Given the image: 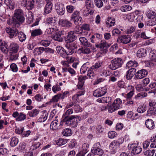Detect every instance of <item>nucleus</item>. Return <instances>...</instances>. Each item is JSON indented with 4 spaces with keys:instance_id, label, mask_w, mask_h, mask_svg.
I'll list each match as a JSON object with an SVG mask.
<instances>
[{
    "instance_id": "4d7b16f0",
    "label": "nucleus",
    "mask_w": 156,
    "mask_h": 156,
    "mask_svg": "<svg viewBox=\"0 0 156 156\" xmlns=\"http://www.w3.org/2000/svg\"><path fill=\"white\" fill-rule=\"evenodd\" d=\"M66 58L69 63H72L77 60L76 57L73 56H67L66 57Z\"/></svg>"
},
{
    "instance_id": "603ef678",
    "label": "nucleus",
    "mask_w": 156,
    "mask_h": 156,
    "mask_svg": "<svg viewBox=\"0 0 156 156\" xmlns=\"http://www.w3.org/2000/svg\"><path fill=\"white\" fill-rule=\"evenodd\" d=\"M45 48H44L42 47H40L39 48H36L34 49V52L36 54L40 55V54L43 51H45Z\"/></svg>"
},
{
    "instance_id": "bf43d9fd",
    "label": "nucleus",
    "mask_w": 156,
    "mask_h": 156,
    "mask_svg": "<svg viewBox=\"0 0 156 156\" xmlns=\"http://www.w3.org/2000/svg\"><path fill=\"white\" fill-rule=\"evenodd\" d=\"M73 110L72 108H69L67 110L65 114L63 115L62 118H64V117H69V115L72 114L73 113Z\"/></svg>"
},
{
    "instance_id": "72a5a7b5",
    "label": "nucleus",
    "mask_w": 156,
    "mask_h": 156,
    "mask_svg": "<svg viewBox=\"0 0 156 156\" xmlns=\"http://www.w3.org/2000/svg\"><path fill=\"white\" fill-rule=\"evenodd\" d=\"M46 22L48 24H51L54 26L56 24V18L55 17L48 18L46 20Z\"/></svg>"
},
{
    "instance_id": "c85d7f7f",
    "label": "nucleus",
    "mask_w": 156,
    "mask_h": 156,
    "mask_svg": "<svg viewBox=\"0 0 156 156\" xmlns=\"http://www.w3.org/2000/svg\"><path fill=\"white\" fill-rule=\"evenodd\" d=\"M5 4L11 9H13L15 6L14 2L11 0H3Z\"/></svg>"
},
{
    "instance_id": "f03ea898",
    "label": "nucleus",
    "mask_w": 156,
    "mask_h": 156,
    "mask_svg": "<svg viewBox=\"0 0 156 156\" xmlns=\"http://www.w3.org/2000/svg\"><path fill=\"white\" fill-rule=\"evenodd\" d=\"M111 64L108 66V67L112 70H115L122 66L123 63L122 59L119 58H114L112 60Z\"/></svg>"
},
{
    "instance_id": "13d9d810",
    "label": "nucleus",
    "mask_w": 156,
    "mask_h": 156,
    "mask_svg": "<svg viewBox=\"0 0 156 156\" xmlns=\"http://www.w3.org/2000/svg\"><path fill=\"white\" fill-rule=\"evenodd\" d=\"M95 5L98 8H101L103 6V2L102 0H94Z\"/></svg>"
},
{
    "instance_id": "338daca9",
    "label": "nucleus",
    "mask_w": 156,
    "mask_h": 156,
    "mask_svg": "<svg viewBox=\"0 0 156 156\" xmlns=\"http://www.w3.org/2000/svg\"><path fill=\"white\" fill-rule=\"evenodd\" d=\"M108 112L109 113H112L116 110H117V109L115 107L114 105L112 104L110 105L108 107Z\"/></svg>"
},
{
    "instance_id": "58836bf2",
    "label": "nucleus",
    "mask_w": 156,
    "mask_h": 156,
    "mask_svg": "<svg viewBox=\"0 0 156 156\" xmlns=\"http://www.w3.org/2000/svg\"><path fill=\"white\" fill-rule=\"evenodd\" d=\"M19 55L17 53L11 52L9 57V61H15L18 59Z\"/></svg>"
},
{
    "instance_id": "ea45409f",
    "label": "nucleus",
    "mask_w": 156,
    "mask_h": 156,
    "mask_svg": "<svg viewBox=\"0 0 156 156\" xmlns=\"http://www.w3.org/2000/svg\"><path fill=\"white\" fill-rule=\"evenodd\" d=\"M62 134L65 136H70L73 133L72 130L69 128L65 129L62 131Z\"/></svg>"
},
{
    "instance_id": "f3484780",
    "label": "nucleus",
    "mask_w": 156,
    "mask_h": 156,
    "mask_svg": "<svg viewBox=\"0 0 156 156\" xmlns=\"http://www.w3.org/2000/svg\"><path fill=\"white\" fill-rule=\"evenodd\" d=\"M90 64L89 62H87L84 63L81 68L80 70L81 73H85L87 71V75L88 74V70L91 69V67H90Z\"/></svg>"
},
{
    "instance_id": "4be33fe9",
    "label": "nucleus",
    "mask_w": 156,
    "mask_h": 156,
    "mask_svg": "<svg viewBox=\"0 0 156 156\" xmlns=\"http://www.w3.org/2000/svg\"><path fill=\"white\" fill-rule=\"evenodd\" d=\"M0 50L4 53H7L9 51V47L7 43L2 42L0 44Z\"/></svg>"
},
{
    "instance_id": "b1692460",
    "label": "nucleus",
    "mask_w": 156,
    "mask_h": 156,
    "mask_svg": "<svg viewBox=\"0 0 156 156\" xmlns=\"http://www.w3.org/2000/svg\"><path fill=\"white\" fill-rule=\"evenodd\" d=\"M59 24L62 27H69L71 26L72 23L66 19H60L59 21Z\"/></svg>"
},
{
    "instance_id": "2eb2a0df",
    "label": "nucleus",
    "mask_w": 156,
    "mask_h": 156,
    "mask_svg": "<svg viewBox=\"0 0 156 156\" xmlns=\"http://www.w3.org/2000/svg\"><path fill=\"white\" fill-rule=\"evenodd\" d=\"M79 40L82 45L84 46L91 47V48H93V51H95V48H94V46H93L91 43L89 42L84 37H82L79 38Z\"/></svg>"
},
{
    "instance_id": "4c0bfd02",
    "label": "nucleus",
    "mask_w": 156,
    "mask_h": 156,
    "mask_svg": "<svg viewBox=\"0 0 156 156\" xmlns=\"http://www.w3.org/2000/svg\"><path fill=\"white\" fill-rule=\"evenodd\" d=\"M17 22L14 17L9 18L7 21V23L9 25H14L16 27H18L17 24Z\"/></svg>"
},
{
    "instance_id": "ddd939ff",
    "label": "nucleus",
    "mask_w": 156,
    "mask_h": 156,
    "mask_svg": "<svg viewBox=\"0 0 156 156\" xmlns=\"http://www.w3.org/2000/svg\"><path fill=\"white\" fill-rule=\"evenodd\" d=\"M108 44L105 40L101 41L99 44H95V46L100 48L103 51V53H105L108 51L107 46Z\"/></svg>"
},
{
    "instance_id": "774afa93",
    "label": "nucleus",
    "mask_w": 156,
    "mask_h": 156,
    "mask_svg": "<svg viewBox=\"0 0 156 156\" xmlns=\"http://www.w3.org/2000/svg\"><path fill=\"white\" fill-rule=\"evenodd\" d=\"M155 151L154 149L147 150L145 152L144 154L147 156H153Z\"/></svg>"
},
{
    "instance_id": "dca6fc26",
    "label": "nucleus",
    "mask_w": 156,
    "mask_h": 156,
    "mask_svg": "<svg viewBox=\"0 0 156 156\" xmlns=\"http://www.w3.org/2000/svg\"><path fill=\"white\" fill-rule=\"evenodd\" d=\"M31 36L32 37H35L37 36H40L43 34V32L40 28L30 30Z\"/></svg>"
},
{
    "instance_id": "7ed1b4c3",
    "label": "nucleus",
    "mask_w": 156,
    "mask_h": 156,
    "mask_svg": "<svg viewBox=\"0 0 156 156\" xmlns=\"http://www.w3.org/2000/svg\"><path fill=\"white\" fill-rule=\"evenodd\" d=\"M71 20L73 21L75 25H80L81 24L82 18L80 16V12L79 11H74L71 16Z\"/></svg>"
},
{
    "instance_id": "7c9ffc66",
    "label": "nucleus",
    "mask_w": 156,
    "mask_h": 156,
    "mask_svg": "<svg viewBox=\"0 0 156 156\" xmlns=\"http://www.w3.org/2000/svg\"><path fill=\"white\" fill-rule=\"evenodd\" d=\"M146 54V50L143 48L139 49L137 52L136 55L137 57L140 58L144 57Z\"/></svg>"
},
{
    "instance_id": "0e129e2a",
    "label": "nucleus",
    "mask_w": 156,
    "mask_h": 156,
    "mask_svg": "<svg viewBox=\"0 0 156 156\" xmlns=\"http://www.w3.org/2000/svg\"><path fill=\"white\" fill-rule=\"evenodd\" d=\"M147 16L149 19L155 18H156V13L154 12L151 11L149 13H147Z\"/></svg>"
},
{
    "instance_id": "9b49d317",
    "label": "nucleus",
    "mask_w": 156,
    "mask_h": 156,
    "mask_svg": "<svg viewBox=\"0 0 156 156\" xmlns=\"http://www.w3.org/2000/svg\"><path fill=\"white\" fill-rule=\"evenodd\" d=\"M147 70L145 69H142L139 70L136 73L135 79L139 80L145 77L147 74Z\"/></svg>"
},
{
    "instance_id": "e433bc0d",
    "label": "nucleus",
    "mask_w": 156,
    "mask_h": 156,
    "mask_svg": "<svg viewBox=\"0 0 156 156\" xmlns=\"http://www.w3.org/2000/svg\"><path fill=\"white\" fill-rule=\"evenodd\" d=\"M122 101L120 98H117L112 103L115 107L118 109L121 108Z\"/></svg>"
},
{
    "instance_id": "052dcab7",
    "label": "nucleus",
    "mask_w": 156,
    "mask_h": 156,
    "mask_svg": "<svg viewBox=\"0 0 156 156\" xmlns=\"http://www.w3.org/2000/svg\"><path fill=\"white\" fill-rule=\"evenodd\" d=\"M66 47L68 49H70L72 50H74L77 48L76 45L75 43L67 44H66Z\"/></svg>"
},
{
    "instance_id": "9d476101",
    "label": "nucleus",
    "mask_w": 156,
    "mask_h": 156,
    "mask_svg": "<svg viewBox=\"0 0 156 156\" xmlns=\"http://www.w3.org/2000/svg\"><path fill=\"white\" fill-rule=\"evenodd\" d=\"M55 7L58 15L62 16L64 14L65 12V8L63 4L57 3L55 4Z\"/></svg>"
},
{
    "instance_id": "c756f323",
    "label": "nucleus",
    "mask_w": 156,
    "mask_h": 156,
    "mask_svg": "<svg viewBox=\"0 0 156 156\" xmlns=\"http://www.w3.org/2000/svg\"><path fill=\"white\" fill-rule=\"evenodd\" d=\"M61 32L59 31L56 33L55 35L52 36V38L53 40L59 42H62L63 38L61 37Z\"/></svg>"
},
{
    "instance_id": "f8f14e48",
    "label": "nucleus",
    "mask_w": 156,
    "mask_h": 156,
    "mask_svg": "<svg viewBox=\"0 0 156 156\" xmlns=\"http://www.w3.org/2000/svg\"><path fill=\"white\" fill-rule=\"evenodd\" d=\"M76 117L74 115H71L69 117H64L63 118V122L67 126H73V119H74Z\"/></svg>"
},
{
    "instance_id": "3c124183",
    "label": "nucleus",
    "mask_w": 156,
    "mask_h": 156,
    "mask_svg": "<svg viewBox=\"0 0 156 156\" xmlns=\"http://www.w3.org/2000/svg\"><path fill=\"white\" fill-rule=\"evenodd\" d=\"M92 153L96 155L102 154L103 152V150L101 149H94L91 150Z\"/></svg>"
},
{
    "instance_id": "f257e3e1",
    "label": "nucleus",
    "mask_w": 156,
    "mask_h": 156,
    "mask_svg": "<svg viewBox=\"0 0 156 156\" xmlns=\"http://www.w3.org/2000/svg\"><path fill=\"white\" fill-rule=\"evenodd\" d=\"M14 18L17 22V24L18 27L19 25L24 23L25 21V17L23 10L20 9H16L14 12Z\"/></svg>"
},
{
    "instance_id": "0eeeda50",
    "label": "nucleus",
    "mask_w": 156,
    "mask_h": 156,
    "mask_svg": "<svg viewBox=\"0 0 156 156\" xmlns=\"http://www.w3.org/2000/svg\"><path fill=\"white\" fill-rule=\"evenodd\" d=\"M131 39V37L129 35H122L119 36L117 41L119 43L127 44L130 42Z\"/></svg>"
},
{
    "instance_id": "c03bdc74",
    "label": "nucleus",
    "mask_w": 156,
    "mask_h": 156,
    "mask_svg": "<svg viewBox=\"0 0 156 156\" xmlns=\"http://www.w3.org/2000/svg\"><path fill=\"white\" fill-rule=\"evenodd\" d=\"M147 107L145 104H143L140 105L137 109V111L140 113H142L146 111Z\"/></svg>"
},
{
    "instance_id": "39448f33",
    "label": "nucleus",
    "mask_w": 156,
    "mask_h": 156,
    "mask_svg": "<svg viewBox=\"0 0 156 156\" xmlns=\"http://www.w3.org/2000/svg\"><path fill=\"white\" fill-rule=\"evenodd\" d=\"M5 30L10 38L16 37L19 32V31L16 28L13 27H7Z\"/></svg>"
},
{
    "instance_id": "423d86ee",
    "label": "nucleus",
    "mask_w": 156,
    "mask_h": 156,
    "mask_svg": "<svg viewBox=\"0 0 156 156\" xmlns=\"http://www.w3.org/2000/svg\"><path fill=\"white\" fill-rule=\"evenodd\" d=\"M128 148L129 149H132L131 156L139 154L142 150V148L140 147L136 146V144H129Z\"/></svg>"
},
{
    "instance_id": "6ab92c4d",
    "label": "nucleus",
    "mask_w": 156,
    "mask_h": 156,
    "mask_svg": "<svg viewBox=\"0 0 156 156\" xmlns=\"http://www.w3.org/2000/svg\"><path fill=\"white\" fill-rule=\"evenodd\" d=\"M56 49L57 52L62 57L64 58L66 57V51L63 47L58 46L56 47Z\"/></svg>"
},
{
    "instance_id": "f704fd0d",
    "label": "nucleus",
    "mask_w": 156,
    "mask_h": 156,
    "mask_svg": "<svg viewBox=\"0 0 156 156\" xmlns=\"http://www.w3.org/2000/svg\"><path fill=\"white\" fill-rule=\"evenodd\" d=\"M61 94H58L56 95H54L52 98L50 100L49 102V103H54L57 102L59 100L61 99L60 96Z\"/></svg>"
},
{
    "instance_id": "6e6d98bb",
    "label": "nucleus",
    "mask_w": 156,
    "mask_h": 156,
    "mask_svg": "<svg viewBox=\"0 0 156 156\" xmlns=\"http://www.w3.org/2000/svg\"><path fill=\"white\" fill-rule=\"evenodd\" d=\"M28 5L27 7L28 10L32 9L34 6V0H29L28 1Z\"/></svg>"
},
{
    "instance_id": "09e8293b",
    "label": "nucleus",
    "mask_w": 156,
    "mask_h": 156,
    "mask_svg": "<svg viewBox=\"0 0 156 156\" xmlns=\"http://www.w3.org/2000/svg\"><path fill=\"white\" fill-rule=\"evenodd\" d=\"M17 35L19 40L20 41L23 42L26 39V35L23 32H19Z\"/></svg>"
},
{
    "instance_id": "864d4df0",
    "label": "nucleus",
    "mask_w": 156,
    "mask_h": 156,
    "mask_svg": "<svg viewBox=\"0 0 156 156\" xmlns=\"http://www.w3.org/2000/svg\"><path fill=\"white\" fill-rule=\"evenodd\" d=\"M41 145V143L39 142L34 143L30 147V150L34 151L35 150H36L39 148Z\"/></svg>"
},
{
    "instance_id": "aec40b11",
    "label": "nucleus",
    "mask_w": 156,
    "mask_h": 156,
    "mask_svg": "<svg viewBox=\"0 0 156 156\" xmlns=\"http://www.w3.org/2000/svg\"><path fill=\"white\" fill-rule=\"evenodd\" d=\"M115 19L114 18L108 17L105 22V26L107 27H110L115 25Z\"/></svg>"
},
{
    "instance_id": "79ce46f5",
    "label": "nucleus",
    "mask_w": 156,
    "mask_h": 156,
    "mask_svg": "<svg viewBox=\"0 0 156 156\" xmlns=\"http://www.w3.org/2000/svg\"><path fill=\"white\" fill-rule=\"evenodd\" d=\"M58 121L56 120L53 121L51 123L50 126V128L53 130H56L58 129V126L59 124L58 123Z\"/></svg>"
},
{
    "instance_id": "8fccbe9b",
    "label": "nucleus",
    "mask_w": 156,
    "mask_h": 156,
    "mask_svg": "<svg viewBox=\"0 0 156 156\" xmlns=\"http://www.w3.org/2000/svg\"><path fill=\"white\" fill-rule=\"evenodd\" d=\"M67 142L66 139L62 138H59L56 141V144L58 146H62L65 144Z\"/></svg>"
},
{
    "instance_id": "a211bd4d",
    "label": "nucleus",
    "mask_w": 156,
    "mask_h": 156,
    "mask_svg": "<svg viewBox=\"0 0 156 156\" xmlns=\"http://www.w3.org/2000/svg\"><path fill=\"white\" fill-rule=\"evenodd\" d=\"M122 144V142H119L117 140L113 141L109 145V148L110 149L113 151L118 148L120 144Z\"/></svg>"
},
{
    "instance_id": "393cba45",
    "label": "nucleus",
    "mask_w": 156,
    "mask_h": 156,
    "mask_svg": "<svg viewBox=\"0 0 156 156\" xmlns=\"http://www.w3.org/2000/svg\"><path fill=\"white\" fill-rule=\"evenodd\" d=\"M9 49L11 52L17 53L19 49V46L17 44L12 43L9 45Z\"/></svg>"
},
{
    "instance_id": "e2e57ef3",
    "label": "nucleus",
    "mask_w": 156,
    "mask_h": 156,
    "mask_svg": "<svg viewBox=\"0 0 156 156\" xmlns=\"http://www.w3.org/2000/svg\"><path fill=\"white\" fill-rule=\"evenodd\" d=\"M53 26V27L49 28L47 29L46 32L48 34H51L55 32L57 30L55 28V27Z\"/></svg>"
},
{
    "instance_id": "a19ab883",
    "label": "nucleus",
    "mask_w": 156,
    "mask_h": 156,
    "mask_svg": "<svg viewBox=\"0 0 156 156\" xmlns=\"http://www.w3.org/2000/svg\"><path fill=\"white\" fill-rule=\"evenodd\" d=\"M85 6L86 8L88 9H90L94 7L93 2L91 0H86Z\"/></svg>"
},
{
    "instance_id": "cd10ccee",
    "label": "nucleus",
    "mask_w": 156,
    "mask_h": 156,
    "mask_svg": "<svg viewBox=\"0 0 156 156\" xmlns=\"http://www.w3.org/2000/svg\"><path fill=\"white\" fill-rule=\"evenodd\" d=\"M111 99L112 98L110 97H104L97 99V101L99 103H105L110 102Z\"/></svg>"
},
{
    "instance_id": "412c9836",
    "label": "nucleus",
    "mask_w": 156,
    "mask_h": 156,
    "mask_svg": "<svg viewBox=\"0 0 156 156\" xmlns=\"http://www.w3.org/2000/svg\"><path fill=\"white\" fill-rule=\"evenodd\" d=\"M52 9V4L50 1L47 2L46 5L44 9V12L46 14H49L50 13Z\"/></svg>"
},
{
    "instance_id": "de8ad7c7",
    "label": "nucleus",
    "mask_w": 156,
    "mask_h": 156,
    "mask_svg": "<svg viewBox=\"0 0 156 156\" xmlns=\"http://www.w3.org/2000/svg\"><path fill=\"white\" fill-rule=\"evenodd\" d=\"M48 115V114L47 112H42L39 119V121L42 122H44L47 119Z\"/></svg>"
},
{
    "instance_id": "473e14b6",
    "label": "nucleus",
    "mask_w": 156,
    "mask_h": 156,
    "mask_svg": "<svg viewBox=\"0 0 156 156\" xmlns=\"http://www.w3.org/2000/svg\"><path fill=\"white\" fill-rule=\"evenodd\" d=\"M156 114V105L153 107H150L147 110V115L150 116Z\"/></svg>"
},
{
    "instance_id": "1a4fd4ad",
    "label": "nucleus",
    "mask_w": 156,
    "mask_h": 156,
    "mask_svg": "<svg viewBox=\"0 0 156 156\" xmlns=\"http://www.w3.org/2000/svg\"><path fill=\"white\" fill-rule=\"evenodd\" d=\"M12 116L14 118H16V121H23L26 118V115L22 112L19 113L18 112H15L13 113Z\"/></svg>"
},
{
    "instance_id": "49530a36",
    "label": "nucleus",
    "mask_w": 156,
    "mask_h": 156,
    "mask_svg": "<svg viewBox=\"0 0 156 156\" xmlns=\"http://www.w3.org/2000/svg\"><path fill=\"white\" fill-rule=\"evenodd\" d=\"M151 144L150 147L152 148H156V135L154 136L151 137L150 139Z\"/></svg>"
},
{
    "instance_id": "bb28decb",
    "label": "nucleus",
    "mask_w": 156,
    "mask_h": 156,
    "mask_svg": "<svg viewBox=\"0 0 156 156\" xmlns=\"http://www.w3.org/2000/svg\"><path fill=\"white\" fill-rule=\"evenodd\" d=\"M63 83L62 82L58 83H57L54 85L52 87V90L54 93H56L57 92L60 91L61 90V86H62Z\"/></svg>"
},
{
    "instance_id": "37998d69",
    "label": "nucleus",
    "mask_w": 156,
    "mask_h": 156,
    "mask_svg": "<svg viewBox=\"0 0 156 156\" xmlns=\"http://www.w3.org/2000/svg\"><path fill=\"white\" fill-rule=\"evenodd\" d=\"M19 142V139L16 137H12L10 142V145L11 147H15L18 144Z\"/></svg>"
},
{
    "instance_id": "20e7f679",
    "label": "nucleus",
    "mask_w": 156,
    "mask_h": 156,
    "mask_svg": "<svg viewBox=\"0 0 156 156\" xmlns=\"http://www.w3.org/2000/svg\"><path fill=\"white\" fill-rule=\"evenodd\" d=\"M102 65L103 62L102 61H99L91 67V69L88 70L87 74L88 76H89L90 78L92 79L94 76L95 74L93 70L99 68Z\"/></svg>"
},
{
    "instance_id": "5fc2aeb1",
    "label": "nucleus",
    "mask_w": 156,
    "mask_h": 156,
    "mask_svg": "<svg viewBox=\"0 0 156 156\" xmlns=\"http://www.w3.org/2000/svg\"><path fill=\"white\" fill-rule=\"evenodd\" d=\"M132 9L131 6L129 5H125L121 7L120 9L122 12H125L130 11Z\"/></svg>"
},
{
    "instance_id": "c9c22d12",
    "label": "nucleus",
    "mask_w": 156,
    "mask_h": 156,
    "mask_svg": "<svg viewBox=\"0 0 156 156\" xmlns=\"http://www.w3.org/2000/svg\"><path fill=\"white\" fill-rule=\"evenodd\" d=\"M147 96V94L144 92H141L135 96L134 98L136 100L142 99Z\"/></svg>"
},
{
    "instance_id": "69168bd1",
    "label": "nucleus",
    "mask_w": 156,
    "mask_h": 156,
    "mask_svg": "<svg viewBox=\"0 0 156 156\" xmlns=\"http://www.w3.org/2000/svg\"><path fill=\"white\" fill-rule=\"evenodd\" d=\"M117 133L114 131H109L108 133V137L110 139H113L116 137L117 135Z\"/></svg>"
},
{
    "instance_id": "2f4dec72",
    "label": "nucleus",
    "mask_w": 156,
    "mask_h": 156,
    "mask_svg": "<svg viewBox=\"0 0 156 156\" xmlns=\"http://www.w3.org/2000/svg\"><path fill=\"white\" fill-rule=\"evenodd\" d=\"M40 110L37 109H34L28 112V115L31 117H36L39 114Z\"/></svg>"
},
{
    "instance_id": "680f3d73",
    "label": "nucleus",
    "mask_w": 156,
    "mask_h": 156,
    "mask_svg": "<svg viewBox=\"0 0 156 156\" xmlns=\"http://www.w3.org/2000/svg\"><path fill=\"white\" fill-rule=\"evenodd\" d=\"M77 144L76 140L75 139H73L70 141L68 144V147L71 148H73L75 147Z\"/></svg>"
},
{
    "instance_id": "6e6552de",
    "label": "nucleus",
    "mask_w": 156,
    "mask_h": 156,
    "mask_svg": "<svg viewBox=\"0 0 156 156\" xmlns=\"http://www.w3.org/2000/svg\"><path fill=\"white\" fill-rule=\"evenodd\" d=\"M107 92V88L105 87L98 88L93 92L94 96L96 97H99L104 95Z\"/></svg>"
},
{
    "instance_id": "5701e85b",
    "label": "nucleus",
    "mask_w": 156,
    "mask_h": 156,
    "mask_svg": "<svg viewBox=\"0 0 156 156\" xmlns=\"http://www.w3.org/2000/svg\"><path fill=\"white\" fill-rule=\"evenodd\" d=\"M76 38V36L74 35V32L71 31L68 33V35L66 39L70 42H72Z\"/></svg>"
},
{
    "instance_id": "a878e982",
    "label": "nucleus",
    "mask_w": 156,
    "mask_h": 156,
    "mask_svg": "<svg viewBox=\"0 0 156 156\" xmlns=\"http://www.w3.org/2000/svg\"><path fill=\"white\" fill-rule=\"evenodd\" d=\"M145 124L147 127L150 129H153L155 126L154 121L151 119H147L145 121Z\"/></svg>"
},
{
    "instance_id": "4468645a",
    "label": "nucleus",
    "mask_w": 156,
    "mask_h": 156,
    "mask_svg": "<svg viewBox=\"0 0 156 156\" xmlns=\"http://www.w3.org/2000/svg\"><path fill=\"white\" fill-rule=\"evenodd\" d=\"M136 69L134 68H132L129 69L126 73V78L128 80H131L135 74Z\"/></svg>"
},
{
    "instance_id": "a18cd8bd",
    "label": "nucleus",
    "mask_w": 156,
    "mask_h": 156,
    "mask_svg": "<svg viewBox=\"0 0 156 156\" xmlns=\"http://www.w3.org/2000/svg\"><path fill=\"white\" fill-rule=\"evenodd\" d=\"M138 65V62L136 61H129L126 63V66L129 68L130 67H136Z\"/></svg>"
}]
</instances>
